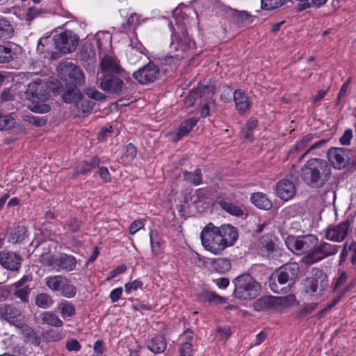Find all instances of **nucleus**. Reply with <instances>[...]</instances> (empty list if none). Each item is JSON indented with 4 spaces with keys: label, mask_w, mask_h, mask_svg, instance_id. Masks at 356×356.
Returning a JSON list of instances; mask_svg holds the SVG:
<instances>
[{
    "label": "nucleus",
    "mask_w": 356,
    "mask_h": 356,
    "mask_svg": "<svg viewBox=\"0 0 356 356\" xmlns=\"http://www.w3.org/2000/svg\"><path fill=\"white\" fill-rule=\"evenodd\" d=\"M16 327L20 330L26 342L31 343L36 346L40 345V337L36 334L33 329L26 325L24 321Z\"/></svg>",
    "instance_id": "obj_24"
},
{
    "label": "nucleus",
    "mask_w": 356,
    "mask_h": 356,
    "mask_svg": "<svg viewBox=\"0 0 356 356\" xmlns=\"http://www.w3.org/2000/svg\"><path fill=\"white\" fill-rule=\"evenodd\" d=\"M13 28L5 17H0V39H8L13 35Z\"/></svg>",
    "instance_id": "obj_41"
},
{
    "label": "nucleus",
    "mask_w": 356,
    "mask_h": 356,
    "mask_svg": "<svg viewBox=\"0 0 356 356\" xmlns=\"http://www.w3.org/2000/svg\"><path fill=\"white\" fill-rule=\"evenodd\" d=\"M40 319L42 324L49 326L60 327L63 325V322L53 312H43L40 314Z\"/></svg>",
    "instance_id": "obj_29"
},
{
    "label": "nucleus",
    "mask_w": 356,
    "mask_h": 356,
    "mask_svg": "<svg viewBox=\"0 0 356 356\" xmlns=\"http://www.w3.org/2000/svg\"><path fill=\"white\" fill-rule=\"evenodd\" d=\"M160 70L153 62L140 67L133 74L134 78L141 84H147L156 81L159 76Z\"/></svg>",
    "instance_id": "obj_11"
},
{
    "label": "nucleus",
    "mask_w": 356,
    "mask_h": 356,
    "mask_svg": "<svg viewBox=\"0 0 356 356\" xmlns=\"http://www.w3.org/2000/svg\"><path fill=\"white\" fill-rule=\"evenodd\" d=\"M183 176L185 180H188L195 186H198L202 182V174L200 169H196L193 172L186 171Z\"/></svg>",
    "instance_id": "obj_45"
},
{
    "label": "nucleus",
    "mask_w": 356,
    "mask_h": 356,
    "mask_svg": "<svg viewBox=\"0 0 356 356\" xmlns=\"http://www.w3.org/2000/svg\"><path fill=\"white\" fill-rule=\"evenodd\" d=\"M143 283L140 280H136L134 282L125 284L124 290L127 293H131L134 291L141 289Z\"/></svg>",
    "instance_id": "obj_60"
},
{
    "label": "nucleus",
    "mask_w": 356,
    "mask_h": 356,
    "mask_svg": "<svg viewBox=\"0 0 356 356\" xmlns=\"http://www.w3.org/2000/svg\"><path fill=\"white\" fill-rule=\"evenodd\" d=\"M217 203L224 211L231 215L236 216H241L243 215L242 209L232 202H229L225 200H219Z\"/></svg>",
    "instance_id": "obj_35"
},
{
    "label": "nucleus",
    "mask_w": 356,
    "mask_h": 356,
    "mask_svg": "<svg viewBox=\"0 0 356 356\" xmlns=\"http://www.w3.org/2000/svg\"><path fill=\"white\" fill-rule=\"evenodd\" d=\"M35 305L41 309H49L54 304L51 296L47 293H38L35 297Z\"/></svg>",
    "instance_id": "obj_39"
},
{
    "label": "nucleus",
    "mask_w": 356,
    "mask_h": 356,
    "mask_svg": "<svg viewBox=\"0 0 356 356\" xmlns=\"http://www.w3.org/2000/svg\"><path fill=\"white\" fill-rule=\"evenodd\" d=\"M44 282L51 291L58 292L65 298H72L76 294V287L65 276L60 275L47 276Z\"/></svg>",
    "instance_id": "obj_9"
},
{
    "label": "nucleus",
    "mask_w": 356,
    "mask_h": 356,
    "mask_svg": "<svg viewBox=\"0 0 356 356\" xmlns=\"http://www.w3.org/2000/svg\"><path fill=\"white\" fill-rule=\"evenodd\" d=\"M211 269L218 273H225L231 268V263L228 259L218 258L213 259L211 264Z\"/></svg>",
    "instance_id": "obj_33"
},
{
    "label": "nucleus",
    "mask_w": 356,
    "mask_h": 356,
    "mask_svg": "<svg viewBox=\"0 0 356 356\" xmlns=\"http://www.w3.org/2000/svg\"><path fill=\"white\" fill-rule=\"evenodd\" d=\"M25 120L35 127H42L47 124V120L44 118H40L33 115H26Z\"/></svg>",
    "instance_id": "obj_53"
},
{
    "label": "nucleus",
    "mask_w": 356,
    "mask_h": 356,
    "mask_svg": "<svg viewBox=\"0 0 356 356\" xmlns=\"http://www.w3.org/2000/svg\"><path fill=\"white\" fill-rule=\"evenodd\" d=\"M348 150L342 147H332L327 152L329 161L334 168L341 169L348 163L349 158Z\"/></svg>",
    "instance_id": "obj_16"
},
{
    "label": "nucleus",
    "mask_w": 356,
    "mask_h": 356,
    "mask_svg": "<svg viewBox=\"0 0 356 356\" xmlns=\"http://www.w3.org/2000/svg\"><path fill=\"white\" fill-rule=\"evenodd\" d=\"M149 238L152 255L159 256L161 253V243L159 233L156 231H151Z\"/></svg>",
    "instance_id": "obj_40"
},
{
    "label": "nucleus",
    "mask_w": 356,
    "mask_h": 356,
    "mask_svg": "<svg viewBox=\"0 0 356 356\" xmlns=\"http://www.w3.org/2000/svg\"><path fill=\"white\" fill-rule=\"evenodd\" d=\"M231 16L234 22L238 26H242L252 23L254 17L248 13L247 11H238L236 10H232Z\"/></svg>",
    "instance_id": "obj_25"
},
{
    "label": "nucleus",
    "mask_w": 356,
    "mask_h": 356,
    "mask_svg": "<svg viewBox=\"0 0 356 356\" xmlns=\"http://www.w3.org/2000/svg\"><path fill=\"white\" fill-rule=\"evenodd\" d=\"M99 164V159L97 156L90 158L88 161H86L83 164L81 172L83 174L90 172L93 168L97 167Z\"/></svg>",
    "instance_id": "obj_50"
},
{
    "label": "nucleus",
    "mask_w": 356,
    "mask_h": 356,
    "mask_svg": "<svg viewBox=\"0 0 356 356\" xmlns=\"http://www.w3.org/2000/svg\"><path fill=\"white\" fill-rule=\"evenodd\" d=\"M166 341L163 337L156 336L148 343L147 348L154 353H161L166 348Z\"/></svg>",
    "instance_id": "obj_31"
},
{
    "label": "nucleus",
    "mask_w": 356,
    "mask_h": 356,
    "mask_svg": "<svg viewBox=\"0 0 356 356\" xmlns=\"http://www.w3.org/2000/svg\"><path fill=\"white\" fill-rule=\"evenodd\" d=\"M339 247L337 245L323 242L305 255L302 259V262L306 265H312L325 257L334 255L338 252Z\"/></svg>",
    "instance_id": "obj_10"
},
{
    "label": "nucleus",
    "mask_w": 356,
    "mask_h": 356,
    "mask_svg": "<svg viewBox=\"0 0 356 356\" xmlns=\"http://www.w3.org/2000/svg\"><path fill=\"white\" fill-rule=\"evenodd\" d=\"M137 155V148L132 143L124 145L122 149L121 162L127 165L131 163Z\"/></svg>",
    "instance_id": "obj_32"
},
{
    "label": "nucleus",
    "mask_w": 356,
    "mask_h": 356,
    "mask_svg": "<svg viewBox=\"0 0 356 356\" xmlns=\"http://www.w3.org/2000/svg\"><path fill=\"white\" fill-rule=\"evenodd\" d=\"M57 70L60 79L67 86H81L84 83L85 76L83 72L71 61L61 62Z\"/></svg>",
    "instance_id": "obj_8"
},
{
    "label": "nucleus",
    "mask_w": 356,
    "mask_h": 356,
    "mask_svg": "<svg viewBox=\"0 0 356 356\" xmlns=\"http://www.w3.org/2000/svg\"><path fill=\"white\" fill-rule=\"evenodd\" d=\"M233 283L234 295L239 299H253L260 293V284L250 274L244 273L236 277Z\"/></svg>",
    "instance_id": "obj_5"
},
{
    "label": "nucleus",
    "mask_w": 356,
    "mask_h": 356,
    "mask_svg": "<svg viewBox=\"0 0 356 356\" xmlns=\"http://www.w3.org/2000/svg\"><path fill=\"white\" fill-rule=\"evenodd\" d=\"M350 222L349 220H344L337 225H330L326 228L325 238L334 242H341L348 236L350 229Z\"/></svg>",
    "instance_id": "obj_12"
},
{
    "label": "nucleus",
    "mask_w": 356,
    "mask_h": 356,
    "mask_svg": "<svg viewBox=\"0 0 356 356\" xmlns=\"http://www.w3.org/2000/svg\"><path fill=\"white\" fill-rule=\"evenodd\" d=\"M40 263L46 267H51L56 272H70L76 267V259L71 255L65 253L54 256L51 254H42L39 258Z\"/></svg>",
    "instance_id": "obj_6"
},
{
    "label": "nucleus",
    "mask_w": 356,
    "mask_h": 356,
    "mask_svg": "<svg viewBox=\"0 0 356 356\" xmlns=\"http://www.w3.org/2000/svg\"><path fill=\"white\" fill-rule=\"evenodd\" d=\"M30 293V289L29 287L25 286L19 289H17L14 295L19 298L23 302L26 303L29 302V295Z\"/></svg>",
    "instance_id": "obj_59"
},
{
    "label": "nucleus",
    "mask_w": 356,
    "mask_h": 356,
    "mask_svg": "<svg viewBox=\"0 0 356 356\" xmlns=\"http://www.w3.org/2000/svg\"><path fill=\"white\" fill-rule=\"evenodd\" d=\"M22 257L16 252L3 250L0 252V264L6 269L17 272L22 266Z\"/></svg>",
    "instance_id": "obj_13"
},
{
    "label": "nucleus",
    "mask_w": 356,
    "mask_h": 356,
    "mask_svg": "<svg viewBox=\"0 0 356 356\" xmlns=\"http://www.w3.org/2000/svg\"><path fill=\"white\" fill-rule=\"evenodd\" d=\"M101 70L102 72L109 74H119L124 76L127 73L124 69H122L119 65V60L110 55H105L101 60Z\"/></svg>",
    "instance_id": "obj_18"
},
{
    "label": "nucleus",
    "mask_w": 356,
    "mask_h": 356,
    "mask_svg": "<svg viewBox=\"0 0 356 356\" xmlns=\"http://www.w3.org/2000/svg\"><path fill=\"white\" fill-rule=\"evenodd\" d=\"M44 13H45V11L38 6L31 7L27 10L26 13V20L31 21Z\"/></svg>",
    "instance_id": "obj_54"
},
{
    "label": "nucleus",
    "mask_w": 356,
    "mask_h": 356,
    "mask_svg": "<svg viewBox=\"0 0 356 356\" xmlns=\"http://www.w3.org/2000/svg\"><path fill=\"white\" fill-rule=\"evenodd\" d=\"M238 236L237 229L229 224L216 227L212 223H209L203 228L200 234L202 245L204 249L215 254L233 245Z\"/></svg>",
    "instance_id": "obj_1"
},
{
    "label": "nucleus",
    "mask_w": 356,
    "mask_h": 356,
    "mask_svg": "<svg viewBox=\"0 0 356 356\" xmlns=\"http://www.w3.org/2000/svg\"><path fill=\"white\" fill-rule=\"evenodd\" d=\"M17 126L16 120L12 115L0 112V131H10Z\"/></svg>",
    "instance_id": "obj_34"
},
{
    "label": "nucleus",
    "mask_w": 356,
    "mask_h": 356,
    "mask_svg": "<svg viewBox=\"0 0 356 356\" xmlns=\"http://www.w3.org/2000/svg\"><path fill=\"white\" fill-rule=\"evenodd\" d=\"M81 223V221L76 218H72L67 222V225L70 231L76 232L79 229Z\"/></svg>",
    "instance_id": "obj_63"
},
{
    "label": "nucleus",
    "mask_w": 356,
    "mask_h": 356,
    "mask_svg": "<svg viewBox=\"0 0 356 356\" xmlns=\"http://www.w3.org/2000/svg\"><path fill=\"white\" fill-rule=\"evenodd\" d=\"M314 135L309 134L302 138V139L297 142L291 148L290 153L293 154L296 151H300L304 149L308 146V145L312 141Z\"/></svg>",
    "instance_id": "obj_46"
},
{
    "label": "nucleus",
    "mask_w": 356,
    "mask_h": 356,
    "mask_svg": "<svg viewBox=\"0 0 356 356\" xmlns=\"http://www.w3.org/2000/svg\"><path fill=\"white\" fill-rule=\"evenodd\" d=\"M216 86L210 81H203L198 83L196 88H193L192 95H195L197 99L209 98L215 93Z\"/></svg>",
    "instance_id": "obj_22"
},
{
    "label": "nucleus",
    "mask_w": 356,
    "mask_h": 356,
    "mask_svg": "<svg viewBox=\"0 0 356 356\" xmlns=\"http://www.w3.org/2000/svg\"><path fill=\"white\" fill-rule=\"evenodd\" d=\"M141 52L138 51V49L131 48V49L127 53V56L131 63H135L141 58Z\"/></svg>",
    "instance_id": "obj_64"
},
{
    "label": "nucleus",
    "mask_w": 356,
    "mask_h": 356,
    "mask_svg": "<svg viewBox=\"0 0 356 356\" xmlns=\"http://www.w3.org/2000/svg\"><path fill=\"white\" fill-rule=\"evenodd\" d=\"M251 201L257 207L264 210H268L273 206L271 201L262 193H253Z\"/></svg>",
    "instance_id": "obj_28"
},
{
    "label": "nucleus",
    "mask_w": 356,
    "mask_h": 356,
    "mask_svg": "<svg viewBox=\"0 0 356 356\" xmlns=\"http://www.w3.org/2000/svg\"><path fill=\"white\" fill-rule=\"evenodd\" d=\"M15 53L11 48L0 45V63H7L13 60Z\"/></svg>",
    "instance_id": "obj_48"
},
{
    "label": "nucleus",
    "mask_w": 356,
    "mask_h": 356,
    "mask_svg": "<svg viewBox=\"0 0 356 356\" xmlns=\"http://www.w3.org/2000/svg\"><path fill=\"white\" fill-rule=\"evenodd\" d=\"M318 238L314 235L302 236V253L305 252H310L312 248L317 244Z\"/></svg>",
    "instance_id": "obj_44"
},
{
    "label": "nucleus",
    "mask_w": 356,
    "mask_h": 356,
    "mask_svg": "<svg viewBox=\"0 0 356 356\" xmlns=\"http://www.w3.org/2000/svg\"><path fill=\"white\" fill-rule=\"evenodd\" d=\"M261 8L265 10H272L282 6L284 0H261Z\"/></svg>",
    "instance_id": "obj_52"
},
{
    "label": "nucleus",
    "mask_w": 356,
    "mask_h": 356,
    "mask_svg": "<svg viewBox=\"0 0 356 356\" xmlns=\"http://www.w3.org/2000/svg\"><path fill=\"white\" fill-rule=\"evenodd\" d=\"M79 37L72 31H65L59 34H56L53 39L49 37L42 38L39 40L37 51L39 53H50L53 58L56 52L51 51L50 47L53 44L55 48L63 54H68L76 49L78 44Z\"/></svg>",
    "instance_id": "obj_3"
},
{
    "label": "nucleus",
    "mask_w": 356,
    "mask_h": 356,
    "mask_svg": "<svg viewBox=\"0 0 356 356\" xmlns=\"http://www.w3.org/2000/svg\"><path fill=\"white\" fill-rule=\"evenodd\" d=\"M302 236H289L285 240L286 247L293 252L302 253Z\"/></svg>",
    "instance_id": "obj_37"
},
{
    "label": "nucleus",
    "mask_w": 356,
    "mask_h": 356,
    "mask_svg": "<svg viewBox=\"0 0 356 356\" xmlns=\"http://www.w3.org/2000/svg\"><path fill=\"white\" fill-rule=\"evenodd\" d=\"M259 245L262 248H265L268 252H272L274 251L275 243L270 234H265L261 236L259 240Z\"/></svg>",
    "instance_id": "obj_49"
},
{
    "label": "nucleus",
    "mask_w": 356,
    "mask_h": 356,
    "mask_svg": "<svg viewBox=\"0 0 356 356\" xmlns=\"http://www.w3.org/2000/svg\"><path fill=\"white\" fill-rule=\"evenodd\" d=\"M0 316L15 327L24 321L22 311L13 304L1 305Z\"/></svg>",
    "instance_id": "obj_15"
},
{
    "label": "nucleus",
    "mask_w": 356,
    "mask_h": 356,
    "mask_svg": "<svg viewBox=\"0 0 356 356\" xmlns=\"http://www.w3.org/2000/svg\"><path fill=\"white\" fill-rule=\"evenodd\" d=\"M127 76V73L124 76L105 73L99 79V88L114 97L121 96L127 90L124 79Z\"/></svg>",
    "instance_id": "obj_7"
},
{
    "label": "nucleus",
    "mask_w": 356,
    "mask_h": 356,
    "mask_svg": "<svg viewBox=\"0 0 356 356\" xmlns=\"http://www.w3.org/2000/svg\"><path fill=\"white\" fill-rule=\"evenodd\" d=\"M66 348L68 351H79L81 348V345L76 339H70L66 342Z\"/></svg>",
    "instance_id": "obj_61"
},
{
    "label": "nucleus",
    "mask_w": 356,
    "mask_h": 356,
    "mask_svg": "<svg viewBox=\"0 0 356 356\" xmlns=\"http://www.w3.org/2000/svg\"><path fill=\"white\" fill-rule=\"evenodd\" d=\"M84 92L85 94L88 95L89 99L90 98L95 100H104L106 99L104 94L92 88H86Z\"/></svg>",
    "instance_id": "obj_55"
},
{
    "label": "nucleus",
    "mask_w": 356,
    "mask_h": 356,
    "mask_svg": "<svg viewBox=\"0 0 356 356\" xmlns=\"http://www.w3.org/2000/svg\"><path fill=\"white\" fill-rule=\"evenodd\" d=\"M140 16L137 13H134L131 14L127 20V22L122 25V29L124 32L130 31L132 28L140 25L141 24Z\"/></svg>",
    "instance_id": "obj_42"
},
{
    "label": "nucleus",
    "mask_w": 356,
    "mask_h": 356,
    "mask_svg": "<svg viewBox=\"0 0 356 356\" xmlns=\"http://www.w3.org/2000/svg\"><path fill=\"white\" fill-rule=\"evenodd\" d=\"M327 140L325 139H321L318 140V142L314 143L312 144L298 159V161L300 162L304 159V158L312 151L321 148L325 145V144L327 143Z\"/></svg>",
    "instance_id": "obj_56"
},
{
    "label": "nucleus",
    "mask_w": 356,
    "mask_h": 356,
    "mask_svg": "<svg viewBox=\"0 0 356 356\" xmlns=\"http://www.w3.org/2000/svg\"><path fill=\"white\" fill-rule=\"evenodd\" d=\"M233 100L238 113L243 115L248 113L251 107V102L244 91L241 89L233 92Z\"/></svg>",
    "instance_id": "obj_21"
},
{
    "label": "nucleus",
    "mask_w": 356,
    "mask_h": 356,
    "mask_svg": "<svg viewBox=\"0 0 356 356\" xmlns=\"http://www.w3.org/2000/svg\"><path fill=\"white\" fill-rule=\"evenodd\" d=\"M95 102L83 95L73 105L72 111L75 117L85 118L88 115L93 108Z\"/></svg>",
    "instance_id": "obj_20"
},
{
    "label": "nucleus",
    "mask_w": 356,
    "mask_h": 356,
    "mask_svg": "<svg viewBox=\"0 0 356 356\" xmlns=\"http://www.w3.org/2000/svg\"><path fill=\"white\" fill-rule=\"evenodd\" d=\"M197 118H191L181 122L179 127L176 131L177 140H178L182 137L186 136L191 131V129L197 124Z\"/></svg>",
    "instance_id": "obj_30"
},
{
    "label": "nucleus",
    "mask_w": 356,
    "mask_h": 356,
    "mask_svg": "<svg viewBox=\"0 0 356 356\" xmlns=\"http://www.w3.org/2000/svg\"><path fill=\"white\" fill-rule=\"evenodd\" d=\"M307 289L306 292L311 294L318 292L319 293L322 291H320V282L314 281L313 280H307Z\"/></svg>",
    "instance_id": "obj_57"
},
{
    "label": "nucleus",
    "mask_w": 356,
    "mask_h": 356,
    "mask_svg": "<svg viewBox=\"0 0 356 356\" xmlns=\"http://www.w3.org/2000/svg\"><path fill=\"white\" fill-rule=\"evenodd\" d=\"M311 273L312 276L308 277L307 279L319 282L320 291H324L328 285V280L325 273H324L322 270L318 268H312Z\"/></svg>",
    "instance_id": "obj_36"
},
{
    "label": "nucleus",
    "mask_w": 356,
    "mask_h": 356,
    "mask_svg": "<svg viewBox=\"0 0 356 356\" xmlns=\"http://www.w3.org/2000/svg\"><path fill=\"white\" fill-rule=\"evenodd\" d=\"M175 39L177 42L179 48H181L183 51H187L194 46V42L185 29H182L180 33L175 35Z\"/></svg>",
    "instance_id": "obj_26"
},
{
    "label": "nucleus",
    "mask_w": 356,
    "mask_h": 356,
    "mask_svg": "<svg viewBox=\"0 0 356 356\" xmlns=\"http://www.w3.org/2000/svg\"><path fill=\"white\" fill-rule=\"evenodd\" d=\"M57 307L63 318L72 317L76 312L73 304L67 301L58 303Z\"/></svg>",
    "instance_id": "obj_43"
},
{
    "label": "nucleus",
    "mask_w": 356,
    "mask_h": 356,
    "mask_svg": "<svg viewBox=\"0 0 356 356\" xmlns=\"http://www.w3.org/2000/svg\"><path fill=\"white\" fill-rule=\"evenodd\" d=\"M276 193L280 199L287 201L294 197L296 188L292 181L282 179L276 184Z\"/></svg>",
    "instance_id": "obj_19"
},
{
    "label": "nucleus",
    "mask_w": 356,
    "mask_h": 356,
    "mask_svg": "<svg viewBox=\"0 0 356 356\" xmlns=\"http://www.w3.org/2000/svg\"><path fill=\"white\" fill-rule=\"evenodd\" d=\"M353 138V131L350 129H346L343 136L340 138V143L343 145H349Z\"/></svg>",
    "instance_id": "obj_62"
},
{
    "label": "nucleus",
    "mask_w": 356,
    "mask_h": 356,
    "mask_svg": "<svg viewBox=\"0 0 356 356\" xmlns=\"http://www.w3.org/2000/svg\"><path fill=\"white\" fill-rule=\"evenodd\" d=\"M257 127V120L254 118H251L245 124V127L243 131L244 138L250 139L253 136V131Z\"/></svg>",
    "instance_id": "obj_51"
},
{
    "label": "nucleus",
    "mask_w": 356,
    "mask_h": 356,
    "mask_svg": "<svg viewBox=\"0 0 356 356\" xmlns=\"http://www.w3.org/2000/svg\"><path fill=\"white\" fill-rule=\"evenodd\" d=\"M68 88L63 94V100L65 103L75 104L83 95L77 88L78 86H67Z\"/></svg>",
    "instance_id": "obj_27"
},
{
    "label": "nucleus",
    "mask_w": 356,
    "mask_h": 356,
    "mask_svg": "<svg viewBox=\"0 0 356 356\" xmlns=\"http://www.w3.org/2000/svg\"><path fill=\"white\" fill-rule=\"evenodd\" d=\"M29 232L27 228L21 225H17L13 227L6 229L4 238L11 244H22L28 238Z\"/></svg>",
    "instance_id": "obj_17"
},
{
    "label": "nucleus",
    "mask_w": 356,
    "mask_h": 356,
    "mask_svg": "<svg viewBox=\"0 0 356 356\" xmlns=\"http://www.w3.org/2000/svg\"><path fill=\"white\" fill-rule=\"evenodd\" d=\"M273 296L261 297L253 303V308L255 311L261 312L268 309L273 310Z\"/></svg>",
    "instance_id": "obj_38"
},
{
    "label": "nucleus",
    "mask_w": 356,
    "mask_h": 356,
    "mask_svg": "<svg viewBox=\"0 0 356 356\" xmlns=\"http://www.w3.org/2000/svg\"><path fill=\"white\" fill-rule=\"evenodd\" d=\"M203 301H207L211 304L222 303L225 302L224 298L211 291H203L200 295Z\"/></svg>",
    "instance_id": "obj_47"
},
{
    "label": "nucleus",
    "mask_w": 356,
    "mask_h": 356,
    "mask_svg": "<svg viewBox=\"0 0 356 356\" xmlns=\"http://www.w3.org/2000/svg\"><path fill=\"white\" fill-rule=\"evenodd\" d=\"M332 165L326 160L315 158L308 160L301 168L300 177L312 188L323 187L331 178Z\"/></svg>",
    "instance_id": "obj_2"
},
{
    "label": "nucleus",
    "mask_w": 356,
    "mask_h": 356,
    "mask_svg": "<svg viewBox=\"0 0 356 356\" xmlns=\"http://www.w3.org/2000/svg\"><path fill=\"white\" fill-rule=\"evenodd\" d=\"M299 265L296 262L287 263L272 275L269 281V287L274 293H286L290 289L298 277Z\"/></svg>",
    "instance_id": "obj_4"
},
{
    "label": "nucleus",
    "mask_w": 356,
    "mask_h": 356,
    "mask_svg": "<svg viewBox=\"0 0 356 356\" xmlns=\"http://www.w3.org/2000/svg\"><path fill=\"white\" fill-rule=\"evenodd\" d=\"M273 310L282 312L283 309L296 304V298L293 294L285 296H273Z\"/></svg>",
    "instance_id": "obj_23"
},
{
    "label": "nucleus",
    "mask_w": 356,
    "mask_h": 356,
    "mask_svg": "<svg viewBox=\"0 0 356 356\" xmlns=\"http://www.w3.org/2000/svg\"><path fill=\"white\" fill-rule=\"evenodd\" d=\"M26 95L33 102L45 101L49 97V90L45 83L33 82L29 84Z\"/></svg>",
    "instance_id": "obj_14"
},
{
    "label": "nucleus",
    "mask_w": 356,
    "mask_h": 356,
    "mask_svg": "<svg viewBox=\"0 0 356 356\" xmlns=\"http://www.w3.org/2000/svg\"><path fill=\"white\" fill-rule=\"evenodd\" d=\"M179 353L181 356H193V345L190 341L182 342L180 345Z\"/></svg>",
    "instance_id": "obj_58"
}]
</instances>
